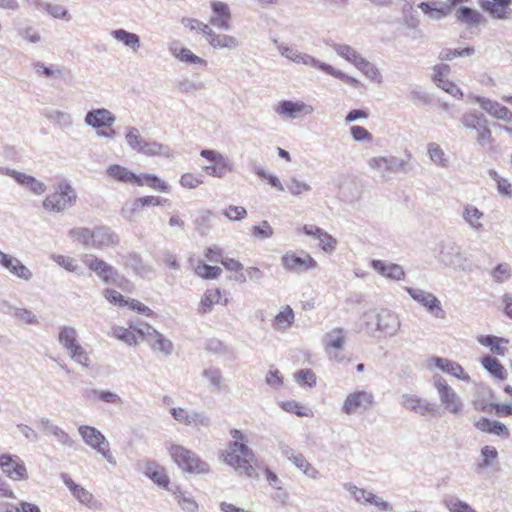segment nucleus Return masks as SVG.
Here are the masks:
<instances>
[{
    "instance_id": "6e6552de",
    "label": "nucleus",
    "mask_w": 512,
    "mask_h": 512,
    "mask_svg": "<svg viewBox=\"0 0 512 512\" xmlns=\"http://www.w3.org/2000/svg\"><path fill=\"white\" fill-rule=\"evenodd\" d=\"M281 265L289 273L302 274L318 267L317 261L307 252L287 251L281 256Z\"/></svg>"
},
{
    "instance_id": "0eeeda50",
    "label": "nucleus",
    "mask_w": 512,
    "mask_h": 512,
    "mask_svg": "<svg viewBox=\"0 0 512 512\" xmlns=\"http://www.w3.org/2000/svg\"><path fill=\"white\" fill-rule=\"evenodd\" d=\"M78 432L86 445L101 454L108 463L116 464V459L110 451L109 442L98 429L89 425H81Z\"/></svg>"
},
{
    "instance_id": "6e6d98bb",
    "label": "nucleus",
    "mask_w": 512,
    "mask_h": 512,
    "mask_svg": "<svg viewBox=\"0 0 512 512\" xmlns=\"http://www.w3.org/2000/svg\"><path fill=\"white\" fill-rule=\"evenodd\" d=\"M277 46L279 53L296 64H302V59L306 56V53H302L299 50L279 43L278 40L273 41Z\"/></svg>"
},
{
    "instance_id": "ddd939ff",
    "label": "nucleus",
    "mask_w": 512,
    "mask_h": 512,
    "mask_svg": "<svg viewBox=\"0 0 512 512\" xmlns=\"http://www.w3.org/2000/svg\"><path fill=\"white\" fill-rule=\"evenodd\" d=\"M374 396L371 392L355 391L349 393L344 400L342 412L347 415L357 413L359 410H368L373 405Z\"/></svg>"
},
{
    "instance_id": "b1692460",
    "label": "nucleus",
    "mask_w": 512,
    "mask_h": 512,
    "mask_svg": "<svg viewBox=\"0 0 512 512\" xmlns=\"http://www.w3.org/2000/svg\"><path fill=\"white\" fill-rule=\"evenodd\" d=\"M475 100L490 116L508 123L512 122V112L506 106L480 96H477Z\"/></svg>"
},
{
    "instance_id": "79ce46f5",
    "label": "nucleus",
    "mask_w": 512,
    "mask_h": 512,
    "mask_svg": "<svg viewBox=\"0 0 512 512\" xmlns=\"http://www.w3.org/2000/svg\"><path fill=\"white\" fill-rule=\"evenodd\" d=\"M106 172L108 176L119 182L135 184L136 180H138L135 173L117 164L109 166Z\"/></svg>"
},
{
    "instance_id": "a211bd4d",
    "label": "nucleus",
    "mask_w": 512,
    "mask_h": 512,
    "mask_svg": "<svg viewBox=\"0 0 512 512\" xmlns=\"http://www.w3.org/2000/svg\"><path fill=\"white\" fill-rule=\"evenodd\" d=\"M512 0H481L480 7L496 20H512Z\"/></svg>"
},
{
    "instance_id": "72a5a7b5",
    "label": "nucleus",
    "mask_w": 512,
    "mask_h": 512,
    "mask_svg": "<svg viewBox=\"0 0 512 512\" xmlns=\"http://www.w3.org/2000/svg\"><path fill=\"white\" fill-rule=\"evenodd\" d=\"M475 427L485 433L496 435L503 438H508L510 435L507 426L499 421L491 420L486 417L480 418L476 423Z\"/></svg>"
},
{
    "instance_id": "69168bd1",
    "label": "nucleus",
    "mask_w": 512,
    "mask_h": 512,
    "mask_svg": "<svg viewBox=\"0 0 512 512\" xmlns=\"http://www.w3.org/2000/svg\"><path fill=\"white\" fill-rule=\"evenodd\" d=\"M402 5V18L409 28L416 27V18L414 16L413 0H398Z\"/></svg>"
},
{
    "instance_id": "f3484780",
    "label": "nucleus",
    "mask_w": 512,
    "mask_h": 512,
    "mask_svg": "<svg viewBox=\"0 0 512 512\" xmlns=\"http://www.w3.org/2000/svg\"><path fill=\"white\" fill-rule=\"evenodd\" d=\"M171 415L179 423L187 426L195 427H209L211 425V419L208 414L204 411H186L183 408H172Z\"/></svg>"
},
{
    "instance_id": "473e14b6",
    "label": "nucleus",
    "mask_w": 512,
    "mask_h": 512,
    "mask_svg": "<svg viewBox=\"0 0 512 512\" xmlns=\"http://www.w3.org/2000/svg\"><path fill=\"white\" fill-rule=\"evenodd\" d=\"M358 325L360 331H364L371 336H376V333H380L379 311L376 309L365 311L361 315Z\"/></svg>"
},
{
    "instance_id": "a18cd8bd",
    "label": "nucleus",
    "mask_w": 512,
    "mask_h": 512,
    "mask_svg": "<svg viewBox=\"0 0 512 512\" xmlns=\"http://www.w3.org/2000/svg\"><path fill=\"white\" fill-rule=\"evenodd\" d=\"M125 265L131 267L141 277H146L152 272V267L145 263L137 253H130L125 256Z\"/></svg>"
},
{
    "instance_id": "0e129e2a",
    "label": "nucleus",
    "mask_w": 512,
    "mask_h": 512,
    "mask_svg": "<svg viewBox=\"0 0 512 512\" xmlns=\"http://www.w3.org/2000/svg\"><path fill=\"white\" fill-rule=\"evenodd\" d=\"M112 336L130 346L138 343L137 335L133 331H130V329L121 326L112 327Z\"/></svg>"
},
{
    "instance_id": "58836bf2",
    "label": "nucleus",
    "mask_w": 512,
    "mask_h": 512,
    "mask_svg": "<svg viewBox=\"0 0 512 512\" xmlns=\"http://www.w3.org/2000/svg\"><path fill=\"white\" fill-rule=\"evenodd\" d=\"M144 474L160 487L168 489L169 478L163 467L155 462H147L144 467Z\"/></svg>"
},
{
    "instance_id": "20e7f679",
    "label": "nucleus",
    "mask_w": 512,
    "mask_h": 512,
    "mask_svg": "<svg viewBox=\"0 0 512 512\" xmlns=\"http://www.w3.org/2000/svg\"><path fill=\"white\" fill-rule=\"evenodd\" d=\"M115 115L106 108L91 109L85 115L84 122L87 126L96 129L98 137L114 139L117 136L113 124Z\"/></svg>"
},
{
    "instance_id": "5701e85b",
    "label": "nucleus",
    "mask_w": 512,
    "mask_h": 512,
    "mask_svg": "<svg viewBox=\"0 0 512 512\" xmlns=\"http://www.w3.org/2000/svg\"><path fill=\"white\" fill-rule=\"evenodd\" d=\"M92 236V248L99 250L117 246L120 242L119 235L106 226L95 227Z\"/></svg>"
},
{
    "instance_id": "13d9d810",
    "label": "nucleus",
    "mask_w": 512,
    "mask_h": 512,
    "mask_svg": "<svg viewBox=\"0 0 512 512\" xmlns=\"http://www.w3.org/2000/svg\"><path fill=\"white\" fill-rule=\"evenodd\" d=\"M332 47L339 56L352 63L354 66L362 58L354 48L347 44H334Z\"/></svg>"
},
{
    "instance_id": "4c0bfd02",
    "label": "nucleus",
    "mask_w": 512,
    "mask_h": 512,
    "mask_svg": "<svg viewBox=\"0 0 512 512\" xmlns=\"http://www.w3.org/2000/svg\"><path fill=\"white\" fill-rule=\"evenodd\" d=\"M480 362L482 367L495 379L503 381L507 378V371L505 367L496 357L484 355Z\"/></svg>"
},
{
    "instance_id": "e433bc0d",
    "label": "nucleus",
    "mask_w": 512,
    "mask_h": 512,
    "mask_svg": "<svg viewBox=\"0 0 512 512\" xmlns=\"http://www.w3.org/2000/svg\"><path fill=\"white\" fill-rule=\"evenodd\" d=\"M380 333L393 335L399 327V319L395 313L388 309L379 310Z\"/></svg>"
},
{
    "instance_id": "423d86ee",
    "label": "nucleus",
    "mask_w": 512,
    "mask_h": 512,
    "mask_svg": "<svg viewBox=\"0 0 512 512\" xmlns=\"http://www.w3.org/2000/svg\"><path fill=\"white\" fill-rule=\"evenodd\" d=\"M434 387L444 409L453 415H459L464 409V404L456 391L448 385L440 375L433 376Z\"/></svg>"
},
{
    "instance_id": "ea45409f",
    "label": "nucleus",
    "mask_w": 512,
    "mask_h": 512,
    "mask_svg": "<svg viewBox=\"0 0 512 512\" xmlns=\"http://www.w3.org/2000/svg\"><path fill=\"white\" fill-rule=\"evenodd\" d=\"M61 479L79 502L82 504H89L92 501L93 495L82 486L76 484L68 474L62 473Z\"/></svg>"
},
{
    "instance_id": "f03ea898",
    "label": "nucleus",
    "mask_w": 512,
    "mask_h": 512,
    "mask_svg": "<svg viewBox=\"0 0 512 512\" xmlns=\"http://www.w3.org/2000/svg\"><path fill=\"white\" fill-rule=\"evenodd\" d=\"M77 191L67 180H62L53 186V192L48 194L42 207L49 213L59 214L71 209L77 202Z\"/></svg>"
},
{
    "instance_id": "c85d7f7f",
    "label": "nucleus",
    "mask_w": 512,
    "mask_h": 512,
    "mask_svg": "<svg viewBox=\"0 0 512 512\" xmlns=\"http://www.w3.org/2000/svg\"><path fill=\"white\" fill-rule=\"evenodd\" d=\"M139 149L133 151L144 154L146 156H164L166 158L173 157V151L167 146L157 141H148L145 138L139 142Z\"/></svg>"
},
{
    "instance_id": "052dcab7",
    "label": "nucleus",
    "mask_w": 512,
    "mask_h": 512,
    "mask_svg": "<svg viewBox=\"0 0 512 512\" xmlns=\"http://www.w3.org/2000/svg\"><path fill=\"white\" fill-rule=\"evenodd\" d=\"M93 230L86 227L73 228L69 231V236L78 241L85 247H92Z\"/></svg>"
},
{
    "instance_id": "49530a36",
    "label": "nucleus",
    "mask_w": 512,
    "mask_h": 512,
    "mask_svg": "<svg viewBox=\"0 0 512 512\" xmlns=\"http://www.w3.org/2000/svg\"><path fill=\"white\" fill-rule=\"evenodd\" d=\"M418 7L421 8L424 14L433 20L443 19L451 11L448 5L438 6L436 2H422Z\"/></svg>"
},
{
    "instance_id": "2eb2a0df",
    "label": "nucleus",
    "mask_w": 512,
    "mask_h": 512,
    "mask_svg": "<svg viewBox=\"0 0 512 512\" xmlns=\"http://www.w3.org/2000/svg\"><path fill=\"white\" fill-rule=\"evenodd\" d=\"M84 264L97 274L106 284H115L119 278L117 270L93 255H86L83 259Z\"/></svg>"
},
{
    "instance_id": "c9c22d12",
    "label": "nucleus",
    "mask_w": 512,
    "mask_h": 512,
    "mask_svg": "<svg viewBox=\"0 0 512 512\" xmlns=\"http://www.w3.org/2000/svg\"><path fill=\"white\" fill-rule=\"evenodd\" d=\"M201 375L208 382V387L212 392H221L226 388L223 373L220 368L210 366L204 369Z\"/></svg>"
},
{
    "instance_id": "bf43d9fd",
    "label": "nucleus",
    "mask_w": 512,
    "mask_h": 512,
    "mask_svg": "<svg viewBox=\"0 0 512 512\" xmlns=\"http://www.w3.org/2000/svg\"><path fill=\"white\" fill-rule=\"evenodd\" d=\"M220 296L221 294L219 289L207 290L201 299L199 312L202 314L210 312L212 306L219 302Z\"/></svg>"
},
{
    "instance_id": "4468645a",
    "label": "nucleus",
    "mask_w": 512,
    "mask_h": 512,
    "mask_svg": "<svg viewBox=\"0 0 512 512\" xmlns=\"http://www.w3.org/2000/svg\"><path fill=\"white\" fill-rule=\"evenodd\" d=\"M407 163L394 156H377L368 160L370 169L378 171L382 178H386L388 173H398L405 171Z\"/></svg>"
},
{
    "instance_id": "6ab92c4d",
    "label": "nucleus",
    "mask_w": 512,
    "mask_h": 512,
    "mask_svg": "<svg viewBox=\"0 0 512 512\" xmlns=\"http://www.w3.org/2000/svg\"><path fill=\"white\" fill-rule=\"evenodd\" d=\"M0 173L12 177L19 185L29 189L35 195H41L46 191L45 183L31 175L7 167L0 168Z\"/></svg>"
},
{
    "instance_id": "603ef678",
    "label": "nucleus",
    "mask_w": 512,
    "mask_h": 512,
    "mask_svg": "<svg viewBox=\"0 0 512 512\" xmlns=\"http://www.w3.org/2000/svg\"><path fill=\"white\" fill-rule=\"evenodd\" d=\"M210 46L213 48L234 50L239 47V41L230 35L216 34L214 38H211Z\"/></svg>"
},
{
    "instance_id": "37998d69",
    "label": "nucleus",
    "mask_w": 512,
    "mask_h": 512,
    "mask_svg": "<svg viewBox=\"0 0 512 512\" xmlns=\"http://www.w3.org/2000/svg\"><path fill=\"white\" fill-rule=\"evenodd\" d=\"M58 342L66 351L73 348L79 342L77 330L69 325L61 326L58 333Z\"/></svg>"
},
{
    "instance_id": "3c124183",
    "label": "nucleus",
    "mask_w": 512,
    "mask_h": 512,
    "mask_svg": "<svg viewBox=\"0 0 512 512\" xmlns=\"http://www.w3.org/2000/svg\"><path fill=\"white\" fill-rule=\"evenodd\" d=\"M430 160L437 166L447 167L449 159L444 150L436 143H430L427 147Z\"/></svg>"
},
{
    "instance_id": "f704fd0d",
    "label": "nucleus",
    "mask_w": 512,
    "mask_h": 512,
    "mask_svg": "<svg viewBox=\"0 0 512 512\" xmlns=\"http://www.w3.org/2000/svg\"><path fill=\"white\" fill-rule=\"evenodd\" d=\"M455 18L456 21L469 27H477L484 21L483 15L478 10L465 5L456 9Z\"/></svg>"
},
{
    "instance_id": "412c9836",
    "label": "nucleus",
    "mask_w": 512,
    "mask_h": 512,
    "mask_svg": "<svg viewBox=\"0 0 512 512\" xmlns=\"http://www.w3.org/2000/svg\"><path fill=\"white\" fill-rule=\"evenodd\" d=\"M210 5L213 15L210 17L209 23L218 29L229 31L232 19L229 6L221 1H211Z\"/></svg>"
},
{
    "instance_id": "4d7b16f0",
    "label": "nucleus",
    "mask_w": 512,
    "mask_h": 512,
    "mask_svg": "<svg viewBox=\"0 0 512 512\" xmlns=\"http://www.w3.org/2000/svg\"><path fill=\"white\" fill-rule=\"evenodd\" d=\"M44 117L51 122H54L63 127H70L72 125V117L69 113L60 110H46Z\"/></svg>"
},
{
    "instance_id": "680f3d73",
    "label": "nucleus",
    "mask_w": 512,
    "mask_h": 512,
    "mask_svg": "<svg viewBox=\"0 0 512 512\" xmlns=\"http://www.w3.org/2000/svg\"><path fill=\"white\" fill-rule=\"evenodd\" d=\"M69 357L83 367H89L90 358L86 350L78 342L73 348L67 351Z\"/></svg>"
},
{
    "instance_id": "bb28decb",
    "label": "nucleus",
    "mask_w": 512,
    "mask_h": 512,
    "mask_svg": "<svg viewBox=\"0 0 512 512\" xmlns=\"http://www.w3.org/2000/svg\"><path fill=\"white\" fill-rule=\"evenodd\" d=\"M461 216L465 223L474 231L482 232L484 225L482 220L484 219V213L480 211L476 206L466 203L463 205Z\"/></svg>"
},
{
    "instance_id": "f8f14e48",
    "label": "nucleus",
    "mask_w": 512,
    "mask_h": 512,
    "mask_svg": "<svg viewBox=\"0 0 512 512\" xmlns=\"http://www.w3.org/2000/svg\"><path fill=\"white\" fill-rule=\"evenodd\" d=\"M425 366L428 369H432V367L435 366L442 372L467 383L471 381V377L465 372L464 368L458 362L448 358L437 356L430 357L426 360Z\"/></svg>"
},
{
    "instance_id": "de8ad7c7",
    "label": "nucleus",
    "mask_w": 512,
    "mask_h": 512,
    "mask_svg": "<svg viewBox=\"0 0 512 512\" xmlns=\"http://www.w3.org/2000/svg\"><path fill=\"white\" fill-rule=\"evenodd\" d=\"M136 178L138 180H136L135 184L138 186L147 185V186H149L155 190H158L160 192H168L169 191L168 184L154 174L136 175Z\"/></svg>"
},
{
    "instance_id": "7ed1b4c3",
    "label": "nucleus",
    "mask_w": 512,
    "mask_h": 512,
    "mask_svg": "<svg viewBox=\"0 0 512 512\" xmlns=\"http://www.w3.org/2000/svg\"><path fill=\"white\" fill-rule=\"evenodd\" d=\"M173 461L183 471L192 474H207L210 471L209 464L200 459L193 451L180 445H171L169 449Z\"/></svg>"
},
{
    "instance_id": "1a4fd4ad",
    "label": "nucleus",
    "mask_w": 512,
    "mask_h": 512,
    "mask_svg": "<svg viewBox=\"0 0 512 512\" xmlns=\"http://www.w3.org/2000/svg\"><path fill=\"white\" fill-rule=\"evenodd\" d=\"M438 253L436 258L446 267L453 269H463L466 258L462 253L461 247L454 241L447 239L438 244Z\"/></svg>"
},
{
    "instance_id": "39448f33",
    "label": "nucleus",
    "mask_w": 512,
    "mask_h": 512,
    "mask_svg": "<svg viewBox=\"0 0 512 512\" xmlns=\"http://www.w3.org/2000/svg\"><path fill=\"white\" fill-rule=\"evenodd\" d=\"M132 328V326L130 327ZM138 336L146 341L154 352L161 353L165 357L172 355L174 345L171 340L158 332L155 328L148 324H140L133 327Z\"/></svg>"
},
{
    "instance_id": "8fccbe9b",
    "label": "nucleus",
    "mask_w": 512,
    "mask_h": 512,
    "mask_svg": "<svg viewBox=\"0 0 512 512\" xmlns=\"http://www.w3.org/2000/svg\"><path fill=\"white\" fill-rule=\"evenodd\" d=\"M173 494L179 504V506L186 512H196L198 510V504L194 497L188 493L183 492L179 488L173 491Z\"/></svg>"
},
{
    "instance_id": "c756f323",
    "label": "nucleus",
    "mask_w": 512,
    "mask_h": 512,
    "mask_svg": "<svg viewBox=\"0 0 512 512\" xmlns=\"http://www.w3.org/2000/svg\"><path fill=\"white\" fill-rule=\"evenodd\" d=\"M371 267L381 276L391 280H401L405 273L403 268L394 263H387L383 260L373 259Z\"/></svg>"
},
{
    "instance_id": "cd10ccee",
    "label": "nucleus",
    "mask_w": 512,
    "mask_h": 512,
    "mask_svg": "<svg viewBox=\"0 0 512 512\" xmlns=\"http://www.w3.org/2000/svg\"><path fill=\"white\" fill-rule=\"evenodd\" d=\"M477 342L485 347H488L491 353L504 357L508 353L507 345L509 340L495 335H479L476 338Z\"/></svg>"
},
{
    "instance_id": "f257e3e1",
    "label": "nucleus",
    "mask_w": 512,
    "mask_h": 512,
    "mask_svg": "<svg viewBox=\"0 0 512 512\" xmlns=\"http://www.w3.org/2000/svg\"><path fill=\"white\" fill-rule=\"evenodd\" d=\"M230 434L233 441L222 454L223 461L233 467L238 474L253 477L255 474V468L252 465L255 459L253 450L244 443L245 436L240 430L232 429Z\"/></svg>"
},
{
    "instance_id": "2f4dec72",
    "label": "nucleus",
    "mask_w": 512,
    "mask_h": 512,
    "mask_svg": "<svg viewBox=\"0 0 512 512\" xmlns=\"http://www.w3.org/2000/svg\"><path fill=\"white\" fill-rule=\"evenodd\" d=\"M168 50L172 56L181 62L192 65H206L207 62L203 58L195 55L190 49L179 46L178 42L174 41L169 44Z\"/></svg>"
},
{
    "instance_id": "aec40b11",
    "label": "nucleus",
    "mask_w": 512,
    "mask_h": 512,
    "mask_svg": "<svg viewBox=\"0 0 512 512\" xmlns=\"http://www.w3.org/2000/svg\"><path fill=\"white\" fill-rule=\"evenodd\" d=\"M275 112L283 117L297 118L298 116H309L314 112V108L310 104L303 101L283 100L275 107Z\"/></svg>"
},
{
    "instance_id": "338daca9",
    "label": "nucleus",
    "mask_w": 512,
    "mask_h": 512,
    "mask_svg": "<svg viewBox=\"0 0 512 512\" xmlns=\"http://www.w3.org/2000/svg\"><path fill=\"white\" fill-rule=\"evenodd\" d=\"M195 273L204 279H216L221 275L222 269L218 266L201 263L195 268Z\"/></svg>"
},
{
    "instance_id": "393cba45",
    "label": "nucleus",
    "mask_w": 512,
    "mask_h": 512,
    "mask_svg": "<svg viewBox=\"0 0 512 512\" xmlns=\"http://www.w3.org/2000/svg\"><path fill=\"white\" fill-rule=\"evenodd\" d=\"M303 232L319 240V246L326 253H332L337 246V240L325 230L315 225H304Z\"/></svg>"
},
{
    "instance_id": "9b49d317",
    "label": "nucleus",
    "mask_w": 512,
    "mask_h": 512,
    "mask_svg": "<svg viewBox=\"0 0 512 512\" xmlns=\"http://www.w3.org/2000/svg\"><path fill=\"white\" fill-rule=\"evenodd\" d=\"M0 468L13 481H25L29 477L23 460L17 455H0Z\"/></svg>"
},
{
    "instance_id": "5fc2aeb1",
    "label": "nucleus",
    "mask_w": 512,
    "mask_h": 512,
    "mask_svg": "<svg viewBox=\"0 0 512 512\" xmlns=\"http://www.w3.org/2000/svg\"><path fill=\"white\" fill-rule=\"evenodd\" d=\"M355 67H357L369 79L374 80L377 83H381L382 76L378 68L365 58L362 57L360 61L356 63Z\"/></svg>"
},
{
    "instance_id": "774afa93",
    "label": "nucleus",
    "mask_w": 512,
    "mask_h": 512,
    "mask_svg": "<svg viewBox=\"0 0 512 512\" xmlns=\"http://www.w3.org/2000/svg\"><path fill=\"white\" fill-rule=\"evenodd\" d=\"M344 488L353 496L355 501L367 504L370 496L372 495V492H369L365 489L358 488L356 485L352 483H345Z\"/></svg>"
},
{
    "instance_id": "09e8293b",
    "label": "nucleus",
    "mask_w": 512,
    "mask_h": 512,
    "mask_svg": "<svg viewBox=\"0 0 512 512\" xmlns=\"http://www.w3.org/2000/svg\"><path fill=\"white\" fill-rule=\"evenodd\" d=\"M487 119L482 113L476 111H469L462 115L460 122L466 129L478 130V128L486 122Z\"/></svg>"
},
{
    "instance_id": "e2e57ef3",
    "label": "nucleus",
    "mask_w": 512,
    "mask_h": 512,
    "mask_svg": "<svg viewBox=\"0 0 512 512\" xmlns=\"http://www.w3.org/2000/svg\"><path fill=\"white\" fill-rule=\"evenodd\" d=\"M444 503L450 512H477L467 502L455 496L446 497Z\"/></svg>"
},
{
    "instance_id": "a19ab883",
    "label": "nucleus",
    "mask_w": 512,
    "mask_h": 512,
    "mask_svg": "<svg viewBox=\"0 0 512 512\" xmlns=\"http://www.w3.org/2000/svg\"><path fill=\"white\" fill-rule=\"evenodd\" d=\"M111 36L122 42L126 47L132 49L134 52L138 51L141 46L140 37L132 32H128L125 29L119 28L111 31Z\"/></svg>"
},
{
    "instance_id": "dca6fc26",
    "label": "nucleus",
    "mask_w": 512,
    "mask_h": 512,
    "mask_svg": "<svg viewBox=\"0 0 512 512\" xmlns=\"http://www.w3.org/2000/svg\"><path fill=\"white\" fill-rule=\"evenodd\" d=\"M324 349L331 360L343 361L339 351L344 348L345 332L342 328H334L326 333L323 339Z\"/></svg>"
},
{
    "instance_id": "c03bdc74",
    "label": "nucleus",
    "mask_w": 512,
    "mask_h": 512,
    "mask_svg": "<svg viewBox=\"0 0 512 512\" xmlns=\"http://www.w3.org/2000/svg\"><path fill=\"white\" fill-rule=\"evenodd\" d=\"M294 311L287 305L280 311L272 322V326L277 331H285L294 323Z\"/></svg>"
},
{
    "instance_id": "7c9ffc66",
    "label": "nucleus",
    "mask_w": 512,
    "mask_h": 512,
    "mask_svg": "<svg viewBox=\"0 0 512 512\" xmlns=\"http://www.w3.org/2000/svg\"><path fill=\"white\" fill-rule=\"evenodd\" d=\"M418 303H420L425 310L435 318H445V311L442 309L441 303L435 295L426 291L418 290Z\"/></svg>"
},
{
    "instance_id": "4be33fe9",
    "label": "nucleus",
    "mask_w": 512,
    "mask_h": 512,
    "mask_svg": "<svg viewBox=\"0 0 512 512\" xmlns=\"http://www.w3.org/2000/svg\"><path fill=\"white\" fill-rule=\"evenodd\" d=\"M0 266L5 268L11 275L25 282H29L33 278L32 271L17 257L10 254H3L0 259Z\"/></svg>"
},
{
    "instance_id": "9d476101",
    "label": "nucleus",
    "mask_w": 512,
    "mask_h": 512,
    "mask_svg": "<svg viewBox=\"0 0 512 512\" xmlns=\"http://www.w3.org/2000/svg\"><path fill=\"white\" fill-rule=\"evenodd\" d=\"M200 155L203 158L211 162H214V164L212 165H206L203 167V171L210 176L216 178H223L227 173L233 171V163L231 162V160L228 158V156L223 155L218 151L211 149H203L200 152Z\"/></svg>"
},
{
    "instance_id": "a878e982",
    "label": "nucleus",
    "mask_w": 512,
    "mask_h": 512,
    "mask_svg": "<svg viewBox=\"0 0 512 512\" xmlns=\"http://www.w3.org/2000/svg\"><path fill=\"white\" fill-rule=\"evenodd\" d=\"M40 426L42 430L55 437L59 444L67 448H73L75 441L61 427L53 424L48 418H41Z\"/></svg>"
},
{
    "instance_id": "864d4df0",
    "label": "nucleus",
    "mask_w": 512,
    "mask_h": 512,
    "mask_svg": "<svg viewBox=\"0 0 512 512\" xmlns=\"http://www.w3.org/2000/svg\"><path fill=\"white\" fill-rule=\"evenodd\" d=\"M494 282L505 283L512 278V267L509 263H499L490 273Z\"/></svg>"
}]
</instances>
